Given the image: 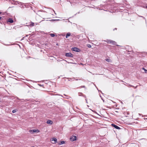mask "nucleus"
<instances>
[{
	"label": "nucleus",
	"mask_w": 147,
	"mask_h": 147,
	"mask_svg": "<svg viewBox=\"0 0 147 147\" xmlns=\"http://www.w3.org/2000/svg\"><path fill=\"white\" fill-rule=\"evenodd\" d=\"M111 125L113 127H115V128H116L117 129H120V127H119L118 126L116 125H115L114 124H111Z\"/></svg>",
	"instance_id": "nucleus-6"
},
{
	"label": "nucleus",
	"mask_w": 147,
	"mask_h": 147,
	"mask_svg": "<svg viewBox=\"0 0 147 147\" xmlns=\"http://www.w3.org/2000/svg\"><path fill=\"white\" fill-rule=\"evenodd\" d=\"M34 23L33 22H30V27H32V26H34Z\"/></svg>",
	"instance_id": "nucleus-11"
},
{
	"label": "nucleus",
	"mask_w": 147,
	"mask_h": 147,
	"mask_svg": "<svg viewBox=\"0 0 147 147\" xmlns=\"http://www.w3.org/2000/svg\"><path fill=\"white\" fill-rule=\"evenodd\" d=\"M65 143V142L64 141H61V142L60 143H59L58 144L59 145H61V144H64Z\"/></svg>",
	"instance_id": "nucleus-12"
},
{
	"label": "nucleus",
	"mask_w": 147,
	"mask_h": 147,
	"mask_svg": "<svg viewBox=\"0 0 147 147\" xmlns=\"http://www.w3.org/2000/svg\"><path fill=\"white\" fill-rule=\"evenodd\" d=\"M53 11H54V12H55V14H56V13H55V11L54 10H53Z\"/></svg>",
	"instance_id": "nucleus-24"
},
{
	"label": "nucleus",
	"mask_w": 147,
	"mask_h": 147,
	"mask_svg": "<svg viewBox=\"0 0 147 147\" xmlns=\"http://www.w3.org/2000/svg\"><path fill=\"white\" fill-rule=\"evenodd\" d=\"M87 47L89 48H91V45L90 44H88L87 45Z\"/></svg>",
	"instance_id": "nucleus-15"
},
{
	"label": "nucleus",
	"mask_w": 147,
	"mask_h": 147,
	"mask_svg": "<svg viewBox=\"0 0 147 147\" xmlns=\"http://www.w3.org/2000/svg\"><path fill=\"white\" fill-rule=\"evenodd\" d=\"M116 45L117 46H119V45Z\"/></svg>",
	"instance_id": "nucleus-26"
},
{
	"label": "nucleus",
	"mask_w": 147,
	"mask_h": 147,
	"mask_svg": "<svg viewBox=\"0 0 147 147\" xmlns=\"http://www.w3.org/2000/svg\"><path fill=\"white\" fill-rule=\"evenodd\" d=\"M117 30V28H115V29L113 30Z\"/></svg>",
	"instance_id": "nucleus-23"
},
{
	"label": "nucleus",
	"mask_w": 147,
	"mask_h": 147,
	"mask_svg": "<svg viewBox=\"0 0 147 147\" xmlns=\"http://www.w3.org/2000/svg\"><path fill=\"white\" fill-rule=\"evenodd\" d=\"M73 51L76 52H79L80 51V49L77 47H74L73 48Z\"/></svg>",
	"instance_id": "nucleus-5"
},
{
	"label": "nucleus",
	"mask_w": 147,
	"mask_h": 147,
	"mask_svg": "<svg viewBox=\"0 0 147 147\" xmlns=\"http://www.w3.org/2000/svg\"><path fill=\"white\" fill-rule=\"evenodd\" d=\"M82 94H83L82 92H79L78 93V95L80 96H81Z\"/></svg>",
	"instance_id": "nucleus-17"
},
{
	"label": "nucleus",
	"mask_w": 147,
	"mask_h": 147,
	"mask_svg": "<svg viewBox=\"0 0 147 147\" xmlns=\"http://www.w3.org/2000/svg\"><path fill=\"white\" fill-rule=\"evenodd\" d=\"M65 56L66 57H73V55L70 53H66Z\"/></svg>",
	"instance_id": "nucleus-4"
},
{
	"label": "nucleus",
	"mask_w": 147,
	"mask_h": 147,
	"mask_svg": "<svg viewBox=\"0 0 147 147\" xmlns=\"http://www.w3.org/2000/svg\"><path fill=\"white\" fill-rule=\"evenodd\" d=\"M52 121L50 120H48L47 122V124H52Z\"/></svg>",
	"instance_id": "nucleus-9"
},
{
	"label": "nucleus",
	"mask_w": 147,
	"mask_h": 147,
	"mask_svg": "<svg viewBox=\"0 0 147 147\" xmlns=\"http://www.w3.org/2000/svg\"><path fill=\"white\" fill-rule=\"evenodd\" d=\"M29 132L31 134H33L32 129L29 130Z\"/></svg>",
	"instance_id": "nucleus-14"
},
{
	"label": "nucleus",
	"mask_w": 147,
	"mask_h": 147,
	"mask_svg": "<svg viewBox=\"0 0 147 147\" xmlns=\"http://www.w3.org/2000/svg\"><path fill=\"white\" fill-rule=\"evenodd\" d=\"M2 18L1 17H0V20H1Z\"/></svg>",
	"instance_id": "nucleus-22"
},
{
	"label": "nucleus",
	"mask_w": 147,
	"mask_h": 147,
	"mask_svg": "<svg viewBox=\"0 0 147 147\" xmlns=\"http://www.w3.org/2000/svg\"><path fill=\"white\" fill-rule=\"evenodd\" d=\"M32 130L33 133L36 132H38L39 131V130L38 129H34Z\"/></svg>",
	"instance_id": "nucleus-10"
},
{
	"label": "nucleus",
	"mask_w": 147,
	"mask_h": 147,
	"mask_svg": "<svg viewBox=\"0 0 147 147\" xmlns=\"http://www.w3.org/2000/svg\"><path fill=\"white\" fill-rule=\"evenodd\" d=\"M105 42H106L108 43L111 44L113 45H115L116 42L114 41L111 40H105Z\"/></svg>",
	"instance_id": "nucleus-1"
},
{
	"label": "nucleus",
	"mask_w": 147,
	"mask_h": 147,
	"mask_svg": "<svg viewBox=\"0 0 147 147\" xmlns=\"http://www.w3.org/2000/svg\"><path fill=\"white\" fill-rule=\"evenodd\" d=\"M71 35V33L69 32H68L67 33V34H66V38H67L68 37L70 36V35Z\"/></svg>",
	"instance_id": "nucleus-8"
},
{
	"label": "nucleus",
	"mask_w": 147,
	"mask_h": 147,
	"mask_svg": "<svg viewBox=\"0 0 147 147\" xmlns=\"http://www.w3.org/2000/svg\"><path fill=\"white\" fill-rule=\"evenodd\" d=\"M80 88H85V86H80Z\"/></svg>",
	"instance_id": "nucleus-21"
},
{
	"label": "nucleus",
	"mask_w": 147,
	"mask_h": 147,
	"mask_svg": "<svg viewBox=\"0 0 147 147\" xmlns=\"http://www.w3.org/2000/svg\"><path fill=\"white\" fill-rule=\"evenodd\" d=\"M7 22H9L10 23H12L13 22V21L12 19L9 18Z\"/></svg>",
	"instance_id": "nucleus-7"
},
{
	"label": "nucleus",
	"mask_w": 147,
	"mask_h": 147,
	"mask_svg": "<svg viewBox=\"0 0 147 147\" xmlns=\"http://www.w3.org/2000/svg\"><path fill=\"white\" fill-rule=\"evenodd\" d=\"M1 13V12H0V14Z\"/></svg>",
	"instance_id": "nucleus-27"
},
{
	"label": "nucleus",
	"mask_w": 147,
	"mask_h": 147,
	"mask_svg": "<svg viewBox=\"0 0 147 147\" xmlns=\"http://www.w3.org/2000/svg\"><path fill=\"white\" fill-rule=\"evenodd\" d=\"M16 111L15 110H13L12 111V113H14L16 112Z\"/></svg>",
	"instance_id": "nucleus-19"
},
{
	"label": "nucleus",
	"mask_w": 147,
	"mask_h": 147,
	"mask_svg": "<svg viewBox=\"0 0 147 147\" xmlns=\"http://www.w3.org/2000/svg\"><path fill=\"white\" fill-rule=\"evenodd\" d=\"M142 69H144V71H145V73H147V70H146L144 68H143Z\"/></svg>",
	"instance_id": "nucleus-18"
},
{
	"label": "nucleus",
	"mask_w": 147,
	"mask_h": 147,
	"mask_svg": "<svg viewBox=\"0 0 147 147\" xmlns=\"http://www.w3.org/2000/svg\"><path fill=\"white\" fill-rule=\"evenodd\" d=\"M16 2H17L18 4H20V3H21V2H19L17 1H16Z\"/></svg>",
	"instance_id": "nucleus-20"
},
{
	"label": "nucleus",
	"mask_w": 147,
	"mask_h": 147,
	"mask_svg": "<svg viewBox=\"0 0 147 147\" xmlns=\"http://www.w3.org/2000/svg\"><path fill=\"white\" fill-rule=\"evenodd\" d=\"M146 8H147V6H146Z\"/></svg>",
	"instance_id": "nucleus-28"
},
{
	"label": "nucleus",
	"mask_w": 147,
	"mask_h": 147,
	"mask_svg": "<svg viewBox=\"0 0 147 147\" xmlns=\"http://www.w3.org/2000/svg\"><path fill=\"white\" fill-rule=\"evenodd\" d=\"M107 61L110 62H111V60L110 59H106Z\"/></svg>",
	"instance_id": "nucleus-16"
},
{
	"label": "nucleus",
	"mask_w": 147,
	"mask_h": 147,
	"mask_svg": "<svg viewBox=\"0 0 147 147\" xmlns=\"http://www.w3.org/2000/svg\"><path fill=\"white\" fill-rule=\"evenodd\" d=\"M51 140L53 142H52V143L53 144H55L56 143L57 141V139L55 138H52Z\"/></svg>",
	"instance_id": "nucleus-2"
},
{
	"label": "nucleus",
	"mask_w": 147,
	"mask_h": 147,
	"mask_svg": "<svg viewBox=\"0 0 147 147\" xmlns=\"http://www.w3.org/2000/svg\"><path fill=\"white\" fill-rule=\"evenodd\" d=\"M32 147H34V146H32Z\"/></svg>",
	"instance_id": "nucleus-29"
},
{
	"label": "nucleus",
	"mask_w": 147,
	"mask_h": 147,
	"mask_svg": "<svg viewBox=\"0 0 147 147\" xmlns=\"http://www.w3.org/2000/svg\"><path fill=\"white\" fill-rule=\"evenodd\" d=\"M50 34L51 36L53 37H54L55 36V35L54 34Z\"/></svg>",
	"instance_id": "nucleus-13"
},
{
	"label": "nucleus",
	"mask_w": 147,
	"mask_h": 147,
	"mask_svg": "<svg viewBox=\"0 0 147 147\" xmlns=\"http://www.w3.org/2000/svg\"><path fill=\"white\" fill-rule=\"evenodd\" d=\"M76 137L75 136H72L70 138V140L71 141H73L74 140H76Z\"/></svg>",
	"instance_id": "nucleus-3"
},
{
	"label": "nucleus",
	"mask_w": 147,
	"mask_h": 147,
	"mask_svg": "<svg viewBox=\"0 0 147 147\" xmlns=\"http://www.w3.org/2000/svg\"><path fill=\"white\" fill-rule=\"evenodd\" d=\"M86 102H87V100H86Z\"/></svg>",
	"instance_id": "nucleus-25"
}]
</instances>
